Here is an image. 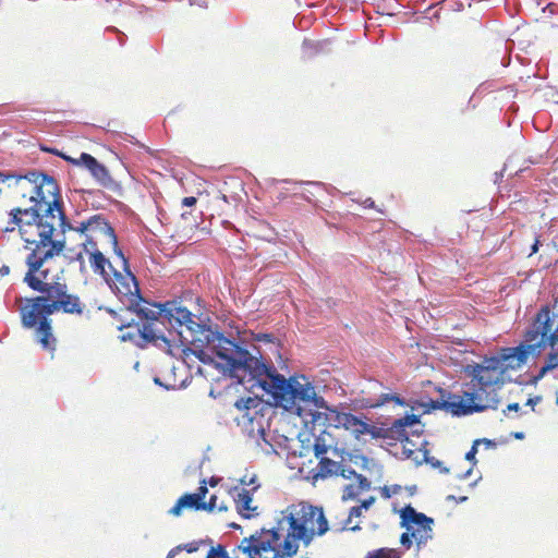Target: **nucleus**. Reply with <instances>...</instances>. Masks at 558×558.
Returning <instances> with one entry per match:
<instances>
[{
	"label": "nucleus",
	"mask_w": 558,
	"mask_h": 558,
	"mask_svg": "<svg viewBox=\"0 0 558 558\" xmlns=\"http://www.w3.org/2000/svg\"><path fill=\"white\" fill-rule=\"evenodd\" d=\"M64 240L45 244L44 247H28L25 263L27 271L24 282L39 294L25 300L21 308V320L25 328H35V337L45 350L56 349V338L52 335L51 320L54 313L82 315L85 303L77 294L71 292L65 281L51 275L49 264L64 250Z\"/></svg>",
	"instance_id": "f257e3e1"
},
{
	"label": "nucleus",
	"mask_w": 558,
	"mask_h": 558,
	"mask_svg": "<svg viewBox=\"0 0 558 558\" xmlns=\"http://www.w3.org/2000/svg\"><path fill=\"white\" fill-rule=\"evenodd\" d=\"M7 189L17 206L10 210L3 231L12 232L17 228L26 250L57 241L58 228L65 226L58 182L50 175L34 171L17 175Z\"/></svg>",
	"instance_id": "f03ea898"
},
{
	"label": "nucleus",
	"mask_w": 558,
	"mask_h": 558,
	"mask_svg": "<svg viewBox=\"0 0 558 558\" xmlns=\"http://www.w3.org/2000/svg\"><path fill=\"white\" fill-rule=\"evenodd\" d=\"M541 310L535 314L529 328L523 335V341L517 347L501 348L497 355L484 357L481 363L472 364L484 386L490 387L496 393L505 383L507 371L521 368L530 357H537L543 351V337L541 330Z\"/></svg>",
	"instance_id": "7ed1b4c3"
},
{
	"label": "nucleus",
	"mask_w": 558,
	"mask_h": 558,
	"mask_svg": "<svg viewBox=\"0 0 558 558\" xmlns=\"http://www.w3.org/2000/svg\"><path fill=\"white\" fill-rule=\"evenodd\" d=\"M180 353L184 362L195 356L203 363H216L217 366L231 371L242 348L209 326L191 319L185 330H177Z\"/></svg>",
	"instance_id": "20e7f679"
},
{
	"label": "nucleus",
	"mask_w": 558,
	"mask_h": 558,
	"mask_svg": "<svg viewBox=\"0 0 558 558\" xmlns=\"http://www.w3.org/2000/svg\"><path fill=\"white\" fill-rule=\"evenodd\" d=\"M464 373L471 377L470 383L462 386L458 393L440 390V400L432 401L433 409H440L457 416L469 415L475 412H482L487 409H497L498 395L486 386L485 381L480 379L475 367L468 364Z\"/></svg>",
	"instance_id": "39448f33"
},
{
	"label": "nucleus",
	"mask_w": 558,
	"mask_h": 558,
	"mask_svg": "<svg viewBox=\"0 0 558 558\" xmlns=\"http://www.w3.org/2000/svg\"><path fill=\"white\" fill-rule=\"evenodd\" d=\"M128 312H134L140 322L144 325L159 328V318L167 320L171 326L178 327V330H185L191 319L197 318L181 302L168 301L166 303H149L140 294L138 303L130 301L125 305Z\"/></svg>",
	"instance_id": "423d86ee"
},
{
	"label": "nucleus",
	"mask_w": 558,
	"mask_h": 558,
	"mask_svg": "<svg viewBox=\"0 0 558 558\" xmlns=\"http://www.w3.org/2000/svg\"><path fill=\"white\" fill-rule=\"evenodd\" d=\"M66 230H72L78 233L82 239L81 245L84 250H98L110 247L119 256L122 252L118 245V239L114 229L110 226L107 219L101 215H94L87 220L81 221L77 225H72L65 219L64 228H58L54 238L60 233L64 234Z\"/></svg>",
	"instance_id": "0eeeda50"
},
{
	"label": "nucleus",
	"mask_w": 558,
	"mask_h": 558,
	"mask_svg": "<svg viewBox=\"0 0 558 558\" xmlns=\"http://www.w3.org/2000/svg\"><path fill=\"white\" fill-rule=\"evenodd\" d=\"M118 329L121 331L120 339L122 341H129L135 344L138 348H145L148 344H154L158 348L163 349L169 355L177 356V344L175 341L178 338L177 335L172 331H169V336L167 337L160 328H155V326L144 325L142 322H134L132 319L128 323H122L118 326Z\"/></svg>",
	"instance_id": "6e6552de"
},
{
	"label": "nucleus",
	"mask_w": 558,
	"mask_h": 558,
	"mask_svg": "<svg viewBox=\"0 0 558 558\" xmlns=\"http://www.w3.org/2000/svg\"><path fill=\"white\" fill-rule=\"evenodd\" d=\"M539 324L541 330H545L542 343L543 350L549 348V352L544 365L539 368L537 375L534 376V381L541 380L548 372L558 368V323L549 305L541 307Z\"/></svg>",
	"instance_id": "1a4fd4ad"
},
{
	"label": "nucleus",
	"mask_w": 558,
	"mask_h": 558,
	"mask_svg": "<svg viewBox=\"0 0 558 558\" xmlns=\"http://www.w3.org/2000/svg\"><path fill=\"white\" fill-rule=\"evenodd\" d=\"M118 258L121 264V270L112 269L111 275L105 281L125 305L130 301L138 303L141 291L137 279L130 270L129 262L122 252H119Z\"/></svg>",
	"instance_id": "9d476101"
},
{
	"label": "nucleus",
	"mask_w": 558,
	"mask_h": 558,
	"mask_svg": "<svg viewBox=\"0 0 558 558\" xmlns=\"http://www.w3.org/2000/svg\"><path fill=\"white\" fill-rule=\"evenodd\" d=\"M327 411L329 412L328 420L335 427L345 429L356 439H360L364 435H369L372 438L385 436L383 428L373 425L364 415L357 416L350 412H341L330 407Z\"/></svg>",
	"instance_id": "9b49d317"
},
{
	"label": "nucleus",
	"mask_w": 558,
	"mask_h": 558,
	"mask_svg": "<svg viewBox=\"0 0 558 558\" xmlns=\"http://www.w3.org/2000/svg\"><path fill=\"white\" fill-rule=\"evenodd\" d=\"M234 407L241 412L240 416L235 417L239 425L250 426V432L253 433L264 430L263 425V410L267 409L263 400L257 397L241 398Z\"/></svg>",
	"instance_id": "f8f14e48"
},
{
	"label": "nucleus",
	"mask_w": 558,
	"mask_h": 558,
	"mask_svg": "<svg viewBox=\"0 0 558 558\" xmlns=\"http://www.w3.org/2000/svg\"><path fill=\"white\" fill-rule=\"evenodd\" d=\"M401 526L411 532L417 544L425 543L432 537L433 519L417 512L412 506H405L401 512Z\"/></svg>",
	"instance_id": "ddd939ff"
},
{
	"label": "nucleus",
	"mask_w": 558,
	"mask_h": 558,
	"mask_svg": "<svg viewBox=\"0 0 558 558\" xmlns=\"http://www.w3.org/2000/svg\"><path fill=\"white\" fill-rule=\"evenodd\" d=\"M60 158L73 166L86 168L102 187L112 189L116 185L109 170L90 154L82 153L78 158H73L62 153Z\"/></svg>",
	"instance_id": "4468645a"
},
{
	"label": "nucleus",
	"mask_w": 558,
	"mask_h": 558,
	"mask_svg": "<svg viewBox=\"0 0 558 558\" xmlns=\"http://www.w3.org/2000/svg\"><path fill=\"white\" fill-rule=\"evenodd\" d=\"M260 384L263 388L274 397L278 404L284 409L291 408L293 377L287 379L283 375L276 374V371L272 368Z\"/></svg>",
	"instance_id": "2eb2a0df"
},
{
	"label": "nucleus",
	"mask_w": 558,
	"mask_h": 558,
	"mask_svg": "<svg viewBox=\"0 0 558 558\" xmlns=\"http://www.w3.org/2000/svg\"><path fill=\"white\" fill-rule=\"evenodd\" d=\"M291 392V408L288 410H296L300 414L301 408L299 402L312 403L318 409L329 410V405L326 403L325 399L317 396L315 387L305 379L304 383H301L296 378H293Z\"/></svg>",
	"instance_id": "dca6fc26"
},
{
	"label": "nucleus",
	"mask_w": 558,
	"mask_h": 558,
	"mask_svg": "<svg viewBox=\"0 0 558 558\" xmlns=\"http://www.w3.org/2000/svg\"><path fill=\"white\" fill-rule=\"evenodd\" d=\"M238 369L247 371L253 377L259 378L263 376L266 377L272 367L267 366L260 360L252 356L246 349L242 348L234 363V367H232L231 371Z\"/></svg>",
	"instance_id": "f3484780"
},
{
	"label": "nucleus",
	"mask_w": 558,
	"mask_h": 558,
	"mask_svg": "<svg viewBox=\"0 0 558 558\" xmlns=\"http://www.w3.org/2000/svg\"><path fill=\"white\" fill-rule=\"evenodd\" d=\"M88 254V263L90 268L96 275L101 276L105 280L111 275L112 269H116L104 253L98 250H84Z\"/></svg>",
	"instance_id": "a211bd4d"
},
{
	"label": "nucleus",
	"mask_w": 558,
	"mask_h": 558,
	"mask_svg": "<svg viewBox=\"0 0 558 558\" xmlns=\"http://www.w3.org/2000/svg\"><path fill=\"white\" fill-rule=\"evenodd\" d=\"M420 423L418 417L414 414L405 415L401 418L396 420L390 428L388 429V435L391 438H395L400 441L409 442V433L407 432L408 427H411L415 424Z\"/></svg>",
	"instance_id": "6ab92c4d"
},
{
	"label": "nucleus",
	"mask_w": 558,
	"mask_h": 558,
	"mask_svg": "<svg viewBox=\"0 0 558 558\" xmlns=\"http://www.w3.org/2000/svg\"><path fill=\"white\" fill-rule=\"evenodd\" d=\"M235 507L238 512L246 519L253 518L257 515V507H253V496L248 489L241 488L236 492L234 497Z\"/></svg>",
	"instance_id": "aec40b11"
},
{
	"label": "nucleus",
	"mask_w": 558,
	"mask_h": 558,
	"mask_svg": "<svg viewBox=\"0 0 558 558\" xmlns=\"http://www.w3.org/2000/svg\"><path fill=\"white\" fill-rule=\"evenodd\" d=\"M202 508H205V502H201L193 494H184L168 512L173 517H180L185 509L199 511Z\"/></svg>",
	"instance_id": "412c9836"
},
{
	"label": "nucleus",
	"mask_w": 558,
	"mask_h": 558,
	"mask_svg": "<svg viewBox=\"0 0 558 558\" xmlns=\"http://www.w3.org/2000/svg\"><path fill=\"white\" fill-rule=\"evenodd\" d=\"M403 453L407 454V458L411 459L416 465H421L422 463H430L433 466H438L440 464L439 461L434 462L428 458V450L416 448L410 449L407 447V444L403 446Z\"/></svg>",
	"instance_id": "4be33fe9"
},
{
	"label": "nucleus",
	"mask_w": 558,
	"mask_h": 558,
	"mask_svg": "<svg viewBox=\"0 0 558 558\" xmlns=\"http://www.w3.org/2000/svg\"><path fill=\"white\" fill-rule=\"evenodd\" d=\"M331 447V435L329 433L323 432L315 437L313 449L316 458L325 456Z\"/></svg>",
	"instance_id": "5701e85b"
},
{
	"label": "nucleus",
	"mask_w": 558,
	"mask_h": 558,
	"mask_svg": "<svg viewBox=\"0 0 558 558\" xmlns=\"http://www.w3.org/2000/svg\"><path fill=\"white\" fill-rule=\"evenodd\" d=\"M390 401H395L398 404H402V401L398 395L383 393L378 398L363 399L362 405H363V408L375 409V408L381 407L385 403L390 402Z\"/></svg>",
	"instance_id": "b1692460"
},
{
	"label": "nucleus",
	"mask_w": 558,
	"mask_h": 558,
	"mask_svg": "<svg viewBox=\"0 0 558 558\" xmlns=\"http://www.w3.org/2000/svg\"><path fill=\"white\" fill-rule=\"evenodd\" d=\"M338 469H339V464L336 461L322 456V457H319L316 476L326 478L328 476L337 474Z\"/></svg>",
	"instance_id": "393cba45"
},
{
	"label": "nucleus",
	"mask_w": 558,
	"mask_h": 558,
	"mask_svg": "<svg viewBox=\"0 0 558 558\" xmlns=\"http://www.w3.org/2000/svg\"><path fill=\"white\" fill-rule=\"evenodd\" d=\"M198 548H199V542H195L194 541V542H191V543L181 544V545H178L174 548H172L168 553L167 558H174L175 555H178L182 550H185L186 553L192 554V553L197 551Z\"/></svg>",
	"instance_id": "a878e982"
},
{
	"label": "nucleus",
	"mask_w": 558,
	"mask_h": 558,
	"mask_svg": "<svg viewBox=\"0 0 558 558\" xmlns=\"http://www.w3.org/2000/svg\"><path fill=\"white\" fill-rule=\"evenodd\" d=\"M365 558H399V556L395 549L379 548L367 553Z\"/></svg>",
	"instance_id": "bb28decb"
},
{
	"label": "nucleus",
	"mask_w": 558,
	"mask_h": 558,
	"mask_svg": "<svg viewBox=\"0 0 558 558\" xmlns=\"http://www.w3.org/2000/svg\"><path fill=\"white\" fill-rule=\"evenodd\" d=\"M362 514V509L361 507L356 506V507H352L348 513V517L344 521V524L343 526L341 527L342 530L343 529H350L352 531H355V530H359L360 527L357 525H354V526H350V523H351V520L352 518H357Z\"/></svg>",
	"instance_id": "cd10ccee"
},
{
	"label": "nucleus",
	"mask_w": 558,
	"mask_h": 558,
	"mask_svg": "<svg viewBox=\"0 0 558 558\" xmlns=\"http://www.w3.org/2000/svg\"><path fill=\"white\" fill-rule=\"evenodd\" d=\"M400 492H401V486H399V485L384 486L380 488V495L385 499H389L393 495H397Z\"/></svg>",
	"instance_id": "c85d7f7f"
},
{
	"label": "nucleus",
	"mask_w": 558,
	"mask_h": 558,
	"mask_svg": "<svg viewBox=\"0 0 558 558\" xmlns=\"http://www.w3.org/2000/svg\"><path fill=\"white\" fill-rule=\"evenodd\" d=\"M360 490L353 485H347L343 489L342 499L343 500H352L357 497Z\"/></svg>",
	"instance_id": "c756f323"
},
{
	"label": "nucleus",
	"mask_w": 558,
	"mask_h": 558,
	"mask_svg": "<svg viewBox=\"0 0 558 558\" xmlns=\"http://www.w3.org/2000/svg\"><path fill=\"white\" fill-rule=\"evenodd\" d=\"M484 441L485 444L489 445L490 444V440H487V439H477L474 441L473 446L471 447V449L466 452L465 454V459L468 461H474L475 460V454L477 452V445L480 442Z\"/></svg>",
	"instance_id": "7c9ffc66"
},
{
	"label": "nucleus",
	"mask_w": 558,
	"mask_h": 558,
	"mask_svg": "<svg viewBox=\"0 0 558 558\" xmlns=\"http://www.w3.org/2000/svg\"><path fill=\"white\" fill-rule=\"evenodd\" d=\"M208 493V488L206 486V481H202L199 487L197 488L196 493H193V495L198 498L201 502H205V497Z\"/></svg>",
	"instance_id": "2f4dec72"
},
{
	"label": "nucleus",
	"mask_w": 558,
	"mask_h": 558,
	"mask_svg": "<svg viewBox=\"0 0 558 558\" xmlns=\"http://www.w3.org/2000/svg\"><path fill=\"white\" fill-rule=\"evenodd\" d=\"M356 478L359 481V487L356 488L360 490V493H362L363 490H367L369 488L371 484L365 476L359 474L356 475Z\"/></svg>",
	"instance_id": "473e14b6"
},
{
	"label": "nucleus",
	"mask_w": 558,
	"mask_h": 558,
	"mask_svg": "<svg viewBox=\"0 0 558 558\" xmlns=\"http://www.w3.org/2000/svg\"><path fill=\"white\" fill-rule=\"evenodd\" d=\"M217 496L216 495H211L209 500L208 501H205V508H202V510H205V511H214L217 507Z\"/></svg>",
	"instance_id": "72a5a7b5"
},
{
	"label": "nucleus",
	"mask_w": 558,
	"mask_h": 558,
	"mask_svg": "<svg viewBox=\"0 0 558 558\" xmlns=\"http://www.w3.org/2000/svg\"><path fill=\"white\" fill-rule=\"evenodd\" d=\"M412 539H414V537L411 536V532L408 531L401 535L400 542L403 546L410 548L412 545Z\"/></svg>",
	"instance_id": "f704fd0d"
},
{
	"label": "nucleus",
	"mask_w": 558,
	"mask_h": 558,
	"mask_svg": "<svg viewBox=\"0 0 558 558\" xmlns=\"http://www.w3.org/2000/svg\"><path fill=\"white\" fill-rule=\"evenodd\" d=\"M16 177L17 175H15L11 172L4 173V172L0 171V183H4L7 181L13 182Z\"/></svg>",
	"instance_id": "c9c22d12"
},
{
	"label": "nucleus",
	"mask_w": 558,
	"mask_h": 558,
	"mask_svg": "<svg viewBox=\"0 0 558 558\" xmlns=\"http://www.w3.org/2000/svg\"><path fill=\"white\" fill-rule=\"evenodd\" d=\"M196 202H197L196 197H194V196H187V197H184V198L182 199V205H183V206L191 207V206L195 205V204H196Z\"/></svg>",
	"instance_id": "e433bc0d"
},
{
	"label": "nucleus",
	"mask_w": 558,
	"mask_h": 558,
	"mask_svg": "<svg viewBox=\"0 0 558 558\" xmlns=\"http://www.w3.org/2000/svg\"><path fill=\"white\" fill-rule=\"evenodd\" d=\"M375 502V497H369L362 501V504L359 506L361 509L367 510Z\"/></svg>",
	"instance_id": "4c0bfd02"
},
{
	"label": "nucleus",
	"mask_w": 558,
	"mask_h": 558,
	"mask_svg": "<svg viewBox=\"0 0 558 558\" xmlns=\"http://www.w3.org/2000/svg\"><path fill=\"white\" fill-rule=\"evenodd\" d=\"M539 245H541L539 238L536 236L535 240H534V243H533V245L531 247V252H530L529 256H532L533 254L537 253Z\"/></svg>",
	"instance_id": "58836bf2"
},
{
	"label": "nucleus",
	"mask_w": 558,
	"mask_h": 558,
	"mask_svg": "<svg viewBox=\"0 0 558 558\" xmlns=\"http://www.w3.org/2000/svg\"><path fill=\"white\" fill-rule=\"evenodd\" d=\"M520 410V404L514 402V403H510L508 404L507 407V411H513V412H518Z\"/></svg>",
	"instance_id": "ea45409f"
},
{
	"label": "nucleus",
	"mask_w": 558,
	"mask_h": 558,
	"mask_svg": "<svg viewBox=\"0 0 558 558\" xmlns=\"http://www.w3.org/2000/svg\"><path fill=\"white\" fill-rule=\"evenodd\" d=\"M45 150L48 151V153H51V154H53V155H56L58 157H60V154H62V151H59L57 148H47Z\"/></svg>",
	"instance_id": "a19ab883"
},
{
	"label": "nucleus",
	"mask_w": 558,
	"mask_h": 558,
	"mask_svg": "<svg viewBox=\"0 0 558 558\" xmlns=\"http://www.w3.org/2000/svg\"><path fill=\"white\" fill-rule=\"evenodd\" d=\"M0 272L2 275H8L9 274V267L8 266H2V268L0 269Z\"/></svg>",
	"instance_id": "79ce46f5"
},
{
	"label": "nucleus",
	"mask_w": 558,
	"mask_h": 558,
	"mask_svg": "<svg viewBox=\"0 0 558 558\" xmlns=\"http://www.w3.org/2000/svg\"><path fill=\"white\" fill-rule=\"evenodd\" d=\"M217 483H218V480H217V478H214V477H213V478L210 480V482H209V484H210L211 486H215Z\"/></svg>",
	"instance_id": "37998d69"
},
{
	"label": "nucleus",
	"mask_w": 558,
	"mask_h": 558,
	"mask_svg": "<svg viewBox=\"0 0 558 558\" xmlns=\"http://www.w3.org/2000/svg\"><path fill=\"white\" fill-rule=\"evenodd\" d=\"M515 437H517V438H522V437H523V435H522V433H518V434L515 435Z\"/></svg>",
	"instance_id": "c03bdc74"
},
{
	"label": "nucleus",
	"mask_w": 558,
	"mask_h": 558,
	"mask_svg": "<svg viewBox=\"0 0 558 558\" xmlns=\"http://www.w3.org/2000/svg\"><path fill=\"white\" fill-rule=\"evenodd\" d=\"M556 322L558 323V318L556 319Z\"/></svg>",
	"instance_id": "a18cd8bd"
}]
</instances>
